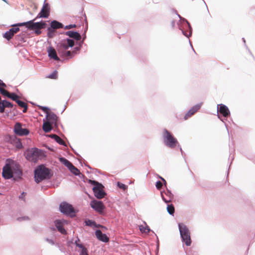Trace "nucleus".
<instances>
[{
    "instance_id": "55",
    "label": "nucleus",
    "mask_w": 255,
    "mask_h": 255,
    "mask_svg": "<svg viewBox=\"0 0 255 255\" xmlns=\"http://www.w3.org/2000/svg\"><path fill=\"white\" fill-rule=\"evenodd\" d=\"M175 21H172V23H171L172 26V27H174L175 26Z\"/></svg>"
},
{
    "instance_id": "11",
    "label": "nucleus",
    "mask_w": 255,
    "mask_h": 255,
    "mask_svg": "<svg viewBox=\"0 0 255 255\" xmlns=\"http://www.w3.org/2000/svg\"><path fill=\"white\" fill-rule=\"evenodd\" d=\"M92 208L99 213H102L104 209V205L102 201L93 200L90 202Z\"/></svg>"
},
{
    "instance_id": "39",
    "label": "nucleus",
    "mask_w": 255,
    "mask_h": 255,
    "mask_svg": "<svg viewBox=\"0 0 255 255\" xmlns=\"http://www.w3.org/2000/svg\"><path fill=\"white\" fill-rule=\"evenodd\" d=\"M117 186L119 188L122 189L124 190H125L128 188V186L120 182H117Z\"/></svg>"
},
{
    "instance_id": "29",
    "label": "nucleus",
    "mask_w": 255,
    "mask_h": 255,
    "mask_svg": "<svg viewBox=\"0 0 255 255\" xmlns=\"http://www.w3.org/2000/svg\"><path fill=\"white\" fill-rule=\"evenodd\" d=\"M77 247L81 249L80 255H89L87 249L82 244H77Z\"/></svg>"
},
{
    "instance_id": "53",
    "label": "nucleus",
    "mask_w": 255,
    "mask_h": 255,
    "mask_svg": "<svg viewBox=\"0 0 255 255\" xmlns=\"http://www.w3.org/2000/svg\"><path fill=\"white\" fill-rule=\"evenodd\" d=\"M55 245L59 249V250L61 251V252H63L62 250V248H61V247L59 245V244H56Z\"/></svg>"
},
{
    "instance_id": "6",
    "label": "nucleus",
    "mask_w": 255,
    "mask_h": 255,
    "mask_svg": "<svg viewBox=\"0 0 255 255\" xmlns=\"http://www.w3.org/2000/svg\"><path fill=\"white\" fill-rule=\"evenodd\" d=\"M74 45V41L70 38H67L60 41L57 45L56 49L59 54L67 51L70 47Z\"/></svg>"
},
{
    "instance_id": "56",
    "label": "nucleus",
    "mask_w": 255,
    "mask_h": 255,
    "mask_svg": "<svg viewBox=\"0 0 255 255\" xmlns=\"http://www.w3.org/2000/svg\"><path fill=\"white\" fill-rule=\"evenodd\" d=\"M218 118H219V119H220L222 122H224V120L221 118L220 115L218 114Z\"/></svg>"
},
{
    "instance_id": "61",
    "label": "nucleus",
    "mask_w": 255,
    "mask_h": 255,
    "mask_svg": "<svg viewBox=\"0 0 255 255\" xmlns=\"http://www.w3.org/2000/svg\"><path fill=\"white\" fill-rule=\"evenodd\" d=\"M87 166H88L89 168H91L90 166H88V165H87Z\"/></svg>"
},
{
    "instance_id": "5",
    "label": "nucleus",
    "mask_w": 255,
    "mask_h": 255,
    "mask_svg": "<svg viewBox=\"0 0 255 255\" xmlns=\"http://www.w3.org/2000/svg\"><path fill=\"white\" fill-rule=\"evenodd\" d=\"M88 183L94 185L92 189L97 198L100 199L104 197L106 194L103 190L104 186L101 183L91 179L88 180Z\"/></svg>"
},
{
    "instance_id": "48",
    "label": "nucleus",
    "mask_w": 255,
    "mask_h": 255,
    "mask_svg": "<svg viewBox=\"0 0 255 255\" xmlns=\"http://www.w3.org/2000/svg\"><path fill=\"white\" fill-rule=\"evenodd\" d=\"M86 38V36L85 35L84 37L83 38V39H84L85 38ZM83 41H81L80 43V45H79V47H76L75 48H74V49H75V50H79L80 49V47L81 46V45L83 44Z\"/></svg>"
},
{
    "instance_id": "2",
    "label": "nucleus",
    "mask_w": 255,
    "mask_h": 255,
    "mask_svg": "<svg viewBox=\"0 0 255 255\" xmlns=\"http://www.w3.org/2000/svg\"><path fill=\"white\" fill-rule=\"evenodd\" d=\"M53 173L51 169L41 165L34 170L35 181L38 183L44 179H50Z\"/></svg>"
},
{
    "instance_id": "46",
    "label": "nucleus",
    "mask_w": 255,
    "mask_h": 255,
    "mask_svg": "<svg viewBox=\"0 0 255 255\" xmlns=\"http://www.w3.org/2000/svg\"><path fill=\"white\" fill-rule=\"evenodd\" d=\"M46 241L49 244H51V245H55V242L53 240L51 239H48V238H46L45 239Z\"/></svg>"
},
{
    "instance_id": "32",
    "label": "nucleus",
    "mask_w": 255,
    "mask_h": 255,
    "mask_svg": "<svg viewBox=\"0 0 255 255\" xmlns=\"http://www.w3.org/2000/svg\"><path fill=\"white\" fill-rule=\"evenodd\" d=\"M56 30L51 28L50 27L47 28V35L49 38H52L55 36Z\"/></svg>"
},
{
    "instance_id": "49",
    "label": "nucleus",
    "mask_w": 255,
    "mask_h": 255,
    "mask_svg": "<svg viewBox=\"0 0 255 255\" xmlns=\"http://www.w3.org/2000/svg\"><path fill=\"white\" fill-rule=\"evenodd\" d=\"M3 87L2 88H5L6 85L5 83L3 82V81L0 79V87Z\"/></svg>"
},
{
    "instance_id": "40",
    "label": "nucleus",
    "mask_w": 255,
    "mask_h": 255,
    "mask_svg": "<svg viewBox=\"0 0 255 255\" xmlns=\"http://www.w3.org/2000/svg\"><path fill=\"white\" fill-rule=\"evenodd\" d=\"M57 72L56 70H55L52 73L50 74L47 76V77L50 79H56L57 78Z\"/></svg>"
},
{
    "instance_id": "50",
    "label": "nucleus",
    "mask_w": 255,
    "mask_h": 255,
    "mask_svg": "<svg viewBox=\"0 0 255 255\" xmlns=\"http://www.w3.org/2000/svg\"><path fill=\"white\" fill-rule=\"evenodd\" d=\"M57 135L56 134H50L48 135V136L52 139H54V140H55V139L56 138V137H57Z\"/></svg>"
},
{
    "instance_id": "27",
    "label": "nucleus",
    "mask_w": 255,
    "mask_h": 255,
    "mask_svg": "<svg viewBox=\"0 0 255 255\" xmlns=\"http://www.w3.org/2000/svg\"><path fill=\"white\" fill-rule=\"evenodd\" d=\"M25 158L29 161H32V149H27L24 153Z\"/></svg>"
},
{
    "instance_id": "9",
    "label": "nucleus",
    "mask_w": 255,
    "mask_h": 255,
    "mask_svg": "<svg viewBox=\"0 0 255 255\" xmlns=\"http://www.w3.org/2000/svg\"><path fill=\"white\" fill-rule=\"evenodd\" d=\"M178 17L184 23V26H181L179 24H178L179 29L182 31V34L189 38L192 35V27L189 22L184 18H182L180 15H178Z\"/></svg>"
},
{
    "instance_id": "14",
    "label": "nucleus",
    "mask_w": 255,
    "mask_h": 255,
    "mask_svg": "<svg viewBox=\"0 0 255 255\" xmlns=\"http://www.w3.org/2000/svg\"><path fill=\"white\" fill-rule=\"evenodd\" d=\"M45 156L44 151L36 147H33V162H36L38 159Z\"/></svg>"
},
{
    "instance_id": "51",
    "label": "nucleus",
    "mask_w": 255,
    "mask_h": 255,
    "mask_svg": "<svg viewBox=\"0 0 255 255\" xmlns=\"http://www.w3.org/2000/svg\"><path fill=\"white\" fill-rule=\"evenodd\" d=\"M25 194H26L25 193H24V192H23L21 194V195L19 196V198L20 199H22V200H23V197L25 196Z\"/></svg>"
},
{
    "instance_id": "31",
    "label": "nucleus",
    "mask_w": 255,
    "mask_h": 255,
    "mask_svg": "<svg viewBox=\"0 0 255 255\" xmlns=\"http://www.w3.org/2000/svg\"><path fill=\"white\" fill-rule=\"evenodd\" d=\"M85 223L86 226H90V227H98L100 226V225H98L96 224L95 221H93L92 220H90V219L85 220Z\"/></svg>"
},
{
    "instance_id": "17",
    "label": "nucleus",
    "mask_w": 255,
    "mask_h": 255,
    "mask_svg": "<svg viewBox=\"0 0 255 255\" xmlns=\"http://www.w3.org/2000/svg\"><path fill=\"white\" fill-rule=\"evenodd\" d=\"M202 103L198 104L193 107H192L185 114L184 116V120L188 119L191 116L194 115L198 110H199L201 107Z\"/></svg>"
},
{
    "instance_id": "44",
    "label": "nucleus",
    "mask_w": 255,
    "mask_h": 255,
    "mask_svg": "<svg viewBox=\"0 0 255 255\" xmlns=\"http://www.w3.org/2000/svg\"><path fill=\"white\" fill-rule=\"evenodd\" d=\"M155 186L157 189H160L162 186V183L160 181H156Z\"/></svg>"
},
{
    "instance_id": "52",
    "label": "nucleus",
    "mask_w": 255,
    "mask_h": 255,
    "mask_svg": "<svg viewBox=\"0 0 255 255\" xmlns=\"http://www.w3.org/2000/svg\"><path fill=\"white\" fill-rule=\"evenodd\" d=\"M159 178H160L161 179V180L163 182L164 184L165 185H166V180H165L163 178H162V177H161V176H159Z\"/></svg>"
},
{
    "instance_id": "59",
    "label": "nucleus",
    "mask_w": 255,
    "mask_h": 255,
    "mask_svg": "<svg viewBox=\"0 0 255 255\" xmlns=\"http://www.w3.org/2000/svg\"><path fill=\"white\" fill-rule=\"evenodd\" d=\"M242 39H243V41H244V43H246V41H245V38H242Z\"/></svg>"
},
{
    "instance_id": "13",
    "label": "nucleus",
    "mask_w": 255,
    "mask_h": 255,
    "mask_svg": "<svg viewBox=\"0 0 255 255\" xmlns=\"http://www.w3.org/2000/svg\"><path fill=\"white\" fill-rule=\"evenodd\" d=\"M24 25H25L26 28L32 29V20H29L26 22L18 23L16 24L12 25V26L14 27L10 28V30L13 34H14L19 30V28L17 27V26H21Z\"/></svg>"
},
{
    "instance_id": "33",
    "label": "nucleus",
    "mask_w": 255,
    "mask_h": 255,
    "mask_svg": "<svg viewBox=\"0 0 255 255\" xmlns=\"http://www.w3.org/2000/svg\"><path fill=\"white\" fill-rule=\"evenodd\" d=\"M13 35L14 34L9 29L8 31H7L3 34V37L7 40H9L12 37Z\"/></svg>"
},
{
    "instance_id": "3",
    "label": "nucleus",
    "mask_w": 255,
    "mask_h": 255,
    "mask_svg": "<svg viewBox=\"0 0 255 255\" xmlns=\"http://www.w3.org/2000/svg\"><path fill=\"white\" fill-rule=\"evenodd\" d=\"M162 138L164 144L169 148H174L177 145L179 146L177 139L165 128L163 130Z\"/></svg>"
},
{
    "instance_id": "18",
    "label": "nucleus",
    "mask_w": 255,
    "mask_h": 255,
    "mask_svg": "<svg viewBox=\"0 0 255 255\" xmlns=\"http://www.w3.org/2000/svg\"><path fill=\"white\" fill-rule=\"evenodd\" d=\"M64 221H62L61 220H56L54 221V224L55 226L60 233L62 234H66V231L64 229L63 227L64 225Z\"/></svg>"
},
{
    "instance_id": "21",
    "label": "nucleus",
    "mask_w": 255,
    "mask_h": 255,
    "mask_svg": "<svg viewBox=\"0 0 255 255\" xmlns=\"http://www.w3.org/2000/svg\"><path fill=\"white\" fill-rule=\"evenodd\" d=\"M39 17L38 15L37 16L33 19V30H34V28H39V29H42L45 28L46 27L47 24L45 21H40L39 22H34V21Z\"/></svg>"
},
{
    "instance_id": "16",
    "label": "nucleus",
    "mask_w": 255,
    "mask_h": 255,
    "mask_svg": "<svg viewBox=\"0 0 255 255\" xmlns=\"http://www.w3.org/2000/svg\"><path fill=\"white\" fill-rule=\"evenodd\" d=\"M160 194L163 201L166 203L170 202L173 197V194L169 190H167L166 192L161 191Z\"/></svg>"
},
{
    "instance_id": "10",
    "label": "nucleus",
    "mask_w": 255,
    "mask_h": 255,
    "mask_svg": "<svg viewBox=\"0 0 255 255\" xmlns=\"http://www.w3.org/2000/svg\"><path fill=\"white\" fill-rule=\"evenodd\" d=\"M14 132L16 134L19 136L27 135L29 132L27 128H22L21 125L19 123L15 124L14 127Z\"/></svg>"
},
{
    "instance_id": "54",
    "label": "nucleus",
    "mask_w": 255,
    "mask_h": 255,
    "mask_svg": "<svg viewBox=\"0 0 255 255\" xmlns=\"http://www.w3.org/2000/svg\"><path fill=\"white\" fill-rule=\"evenodd\" d=\"M79 239H77V240H76L75 241V244L76 245V246H77V244H79L78 242L79 241Z\"/></svg>"
},
{
    "instance_id": "26",
    "label": "nucleus",
    "mask_w": 255,
    "mask_h": 255,
    "mask_svg": "<svg viewBox=\"0 0 255 255\" xmlns=\"http://www.w3.org/2000/svg\"><path fill=\"white\" fill-rule=\"evenodd\" d=\"M59 160L60 162L63 163L69 169L70 168V167H72V165H73L71 162H70L68 159L64 157H61L59 158Z\"/></svg>"
},
{
    "instance_id": "25",
    "label": "nucleus",
    "mask_w": 255,
    "mask_h": 255,
    "mask_svg": "<svg viewBox=\"0 0 255 255\" xmlns=\"http://www.w3.org/2000/svg\"><path fill=\"white\" fill-rule=\"evenodd\" d=\"M53 126H54L53 124L50 123L49 122H47L46 121H44L42 127L43 130L45 132H48L51 130Z\"/></svg>"
},
{
    "instance_id": "42",
    "label": "nucleus",
    "mask_w": 255,
    "mask_h": 255,
    "mask_svg": "<svg viewBox=\"0 0 255 255\" xmlns=\"http://www.w3.org/2000/svg\"><path fill=\"white\" fill-rule=\"evenodd\" d=\"M4 101L0 102V113H2L4 112L5 107L4 105Z\"/></svg>"
},
{
    "instance_id": "4",
    "label": "nucleus",
    "mask_w": 255,
    "mask_h": 255,
    "mask_svg": "<svg viewBox=\"0 0 255 255\" xmlns=\"http://www.w3.org/2000/svg\"><path fill=\"white\" fill-rule=\"evenodd\" d=\"M178 228L182 242L187 246H190L191 244V239L188 228L183 223H178Z\"/></svg>"
},
{
    "instance_id": "38",
    "label": "nucleus",
    "mask_w": 255,
    "mask_h": 255,
    "mask_svg": "<svg viewBox=\"0 0 255 255\" xmlns=\"http://www.w3.org/2000/svg\"><path fill=\"white\" fill-rule=\"evenodd\" d=\"M55 140L59 144L66 146L64 141L62 139H61L59 136H57Z\"/></svg>"
},
{
    "instance_id": "19",
    "label": "nucleus",
    "mask_w": 255,
    "mask_h": 255,
    "mask_svg": "<svg viewBox=\"0 0 255 255\" xmlns=\"http://www.w3.org/2000/svg\"><path fill=\"white\" fill-rule=\"evenodd\" d=\"M48 55L50 58L56 61H59L60 59L57 55L56 51L52 46H49L47 48Z\"/></svg>"
},
{
    "instance_id": "57",
    "label": "nucleus",
    "mask_w": 255,
    "mask_h": 255,
    "mask_svg": "<svg viewBox=\"0 0 255 255\" xmlns=\"http://www.w3.org/2000/svg\"><path fill=\"white\" fill-rule=\"evenodd\" d=\"M189 43H190V45L192 46V48L193 49V50L194 51V52H195V50H194V49L193 48V46H192L191 44V42H190V41H189Z\"/></svg>"
},
{
    "instance_id": "12",
    "label": "nucleus",
    "mask_w": 255,
    "mask_h": 255,
    "mask_svg": "<svg viewBox=\"0 0 255 255\" xmlns=\"http://www.w3.org/2000/svg\"><path fill=\"white\" fill-rule=\"evenodd\" d=\"M46 0H44L43 5L40 12L38 13L39 18H48L50 13V7L49 3L46 2Z\"/></svg>"
},
{
    "instance_id": "30",
    "label": "nucleus",
    "mask_w": 255,
    "mask_h": 255,
    "mask_svg": "<svg viewBox=\"0 0 255 255\" xmlns=\"http://www.w3.org/2000/svg\"><path fill=\"white\" fill-rule=\"evenodd\" d=\"M75 52L74 51H66L63 53L60 54V56L63 57H67L70 58H72L73 57V55L75 54Z\"/></svg>"
},
{
    "instance_id": "15",
    "label": "nucleus",
    "mask_w": 255,
    "mask_h": 255,
    "mask_svg": "<svg viewBox=\"0 0 255 255\" xmlns=\"http://www.w3.org/2000/svg\"><path fill=\"white\" fill-rule=\"evenodd\" d=\"M217 111L220 113V114L222 115L224 118H227L230 114L228 107L222 104L218 105Z\"/></svg>"
},
{
    "instance_id": "23",
    "label": "nucleus",
    "mask_w": 255,
    "mask_h": 255,
    "mask_svg": "<svg viewBox=\"0 0 255 255\" xmlns=\"http://www.w3.org/2000/svg\"><path fill=\"white\" fill-rule=\"evenodd\" d=\"M10 142L18 149L22 148V143L20 139L19 138H17L16 136H12L10 137Z\"/></svg>"
},
{
    "instance_id": "20",
    "label": "nucleus",
    "mask_w": 255,
    "mask_h": 255,
    "mask_svg": "<svg viewBox=\"0 0 255 255\" xmlns=\"http://www.w3.org/2000/svg\"><path fill=\"white\" fill-rule=\"evenodd\" d=\"M95 235L99 240L103 242L107 243L109 241V238L106 234L103 233L100 230H97L95 231Z\"/></svg>"
},
{
    "instance_id": "7",
    "label": "nucleus",
    "mask_w": 255,
    "mask_h": 255,
    "mask_svg": "<svg viewBox=\"0 0 255 255\" xmlns=\"http://www.w3.org/2000/svg\"><path fill=\"white\" fill-rule=\"evenodd\" d=\"M60 211L65 215L71 217H75V211L72 205L66 202H62L59 205Z\"/></svg>"
},
{
    "instance_id": "47",
    "label": "nucleus",
    "mask_w": 255,
    "mask_h": 255,
    "mask_svg": "<svg viewBox=\"0 0 255 255\" xmlns=\"http://www.w3.org/2000/svg\"><path fill=\"white\" fill-rule=\"evenodd\" d=\"M41 29L39 28H34L33 31L37 35H39L41 33Z\"/></svg>"
},
{
    "instance_id": "34",
    "label": "nucleus",
    "mask_w": 255,
    "mask_h": 255,
    "mask_svg": "<svg viewBox=\"0 0 255 255\" xmlns=\"http://www.w3.org/2000/svg\"><path fill=\"white\" fill-rule=\"evenodd\" d=\"M17 103V104H18V105L22 108H24V109L23 110V113H25L26 112V110H27V106H26V104L25 103H24V102L23 101H21L19 100H18L17 101H16V102Z\"/></svg>"
},
{
    "instance_id": "1",
    "label": "nucleus",
    "mask_w": 255,
    "mask_h": 255,
    "mask_svg": "<svg viewBox=\"0 0 255 255\" xmlns=\"http://www.w3.org/2000/svg\"><path fill=\"white\" fill-rule=\"evenodd\" d=\"M21 174L19 164L13 161L7 163L2 168V176L6 179H10L13 176L19 178Z\"/></svg>"
},
{
    "instance_id": "58",
    "label": "nucleus",
    "mask_w": 255,
    "mask_h": 255,
    "mask_svg": "<svg viewBox=\"0 0 255 255\" xmlns=\"http://www.w3.org/2000/svg\"><path fill=\"white\" fill-rule=\"evenodd\" d=\"M180 151L181 152V153L183 154V151H182V149L181 147H180Z\"/></svg>"
},
{
    "instance_id": "36",
    "label": "nucleus",
    "mask_w": 255,
    "mask_h": 255,
    "mask_svg": "<svg viewBox=\"0 0 255 255\" xmlns=\"http://www.w3.org/2000/svg\"><path fill=\"white\" fill-rule=\"evenodd\" d=\"M139 230L142 233H148L150 231V229L148 226L146 225L145 227L142 225L139 226Z\"/></svg>"
},
{
    "instance_id": "8",
    "label": "nucleus",
    "mask_w": 255,
    "mask_h": 255,
    "mask_svg": "<svg viewBox=\"0 0 255 255\" xmlns=\"http://www.w3.org/2000/svg\"><path fill=\"white\" fill-rule=\"evenodd\" d=\"M39 107L46 114V122L53 124L54 127L57 128L58 126L57 122L58 117L56 115L53 113H49L50 109L47 107L39 106Z\"/></svg>"
},
{
    "instance_id": "22",
    "label": "nucleus",
    "mask_w": 255,
    "mask_h": 255,
    "mask_svg": "<svg viewBox=\"0 0 255 255\" xmlns=\"http://www.w3.org/2000/svg\"><path fill=\"white\" fill-rule=\"evenodd\" d=\"M65 35H68L70 38H72L76 40H80L81 38V35L77 31L69 30L65 32Z\"/></svg>"
},
{
    "instance_id": "43",
    "label": "nucleus",
    "mask_w": 255,
    "mask_h": 255,
    "mask_svg": "<svg viewBox=\"0 0 255 255\" xmlns=\"http://www.w3.org/2000/svg\"><path fill=\"white\" fill-rule=\"evenodd\" d=\"M3 101H4V105L5 108H12L13 107V105L11 103L7 101L6 100H3Z\"/></svg>"
},
{
    "instance_id": "37",
    "label": "nucleus",
    "mask_w": 255,
    "mask_h": 255,
    "mask_svg": "<svg viewBox=\"0 0 255 255\" xmlns=\"http://www.w3.org/2000/svg\"><path fill=\"white\" fill-rule=\"evenodd\" d=\"M8 98H10L11 99H12V100L16 102V101H17L18 100V98L19 97L16 95L15 94L12 93H9V95H8Z\"/></svg>"
},
{
    "instance_id": "28",
    "label": "nucleus",
    "mask_w": 255,
    "mask_h": 255,
    "mask_svg": "<svg viewBox=\"0 0 255 255\" xmlns=\"http://www.w3.org/2000/svg\"><path fill=\"white\" fill-rule=\"evenodd\" d=\"M69 170L76 176L80 177V175H82L80 170L73 165H72V167Z\"/></svg>"
},
{
    "instance_id": "24",
    "label": "nucleus",
    "mask_w": 255,
    "mask_h": 255,
    "mask_svg": "<svg viewBox=\"0 0 255 255\" xmlns=\"http://www.w3.org/2000/svg\"><path fill=\"white\" fill-rule=\"evenodd\" d=\"M49 27H50L51 28L56 30V29H57L63 28L64 25L62 23H61L56 20H53L51 21V22L50 23V26Z\"/></svg>"
},
{
    "instance_id": "60",
    "label": "nucleus",
    "mask_w": 255,
    "mask_h": 255,
    "mask_svg": "<svg viewBox=\"0 0 255 255\" xmlns=\"http://www.w3.org/2000/svg\"><path fill=\"white\" fill-rule=\"evenodd\" d=\"M21 219L24 220V219H27V218H26V217H23V218H22Z\"/></svg>"
},
{
    "instance_id": "45",
    "label": "nucleus",
    "mask_w": 255,
    "mask_h": 255,
    "mask_svg": "<svg viewBox=\"0 0 255 255\" xmlns=\"http://www.w3.org/2000/svg\"><path fill=\"white\" fill-rule=\"evenodd\" d=\"M76 27V25L75 24H69V25H66L65 27H64V29H71V28H75Z\"/></svg>"
},
{
    "instance_id": "41",
    "label": "nucleus",
    "mask_w": 255,
    "mask_h": 255,
    "mask_svg": "<svg viewBox=\"0 0 255 255\" xmlns=\"http://www.w3.org/2000/svg\"><path fill=\"white\" fill-rule=\"evenodd\" d=\"M0 93L1 95L6 97H8V95H9V92L2 87H0Z\"/></svg>"
},
{
    "instance_id": "35",
    "label": "nucleus",
    "mask_w": 255,
    "mask_h": 255,
    "mask_svg": "<svg viewBox=\"0 0 255 255\" xmlns=\"http://www.w3.org/2000/svg\"><path fill=\"white\" fill-rule=\"evenodd\" d=\"M167 211L170 215H173L175 211L174 206L172 204L168 205L167 206Z\"/></svg>"
}]
</instances>
